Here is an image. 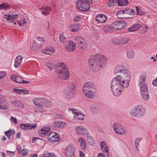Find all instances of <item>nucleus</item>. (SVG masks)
I'll use <instances>...</instances> for the list:
<instances>
[{"label":"nucleus","instance_id":"obj_58","mask_svg":"<svg viewBox=\"0 0 157 157\" xmlns=\"http://www.w3.org/2000/svg\"><path fill=\"white\" fill-rule=\"evenodd\" d=\"M18 106L19 107H20L22 109L24 108V104L22 103H20V105H18Z\"/></svg>","mask_w":157,"mask_h":157},{"label":"nucleus","instance_id":"obj_20","mask_svg":"<svg viewBox=\"0 0 157 157\" xmlns=\"http://www.w3.org/2000/svg\"><path fill=\"white\" fill-rule=\"evenodd\" d=\"M50 130V128L49 127H43L39 131V134L40 136H42V135H45Z\"/></svg>","mask_w":157,"mask_h":157},{"label":"nucleus","instance_id":"obj_49","mask_svg":"<svg viewBox=\"0 0 157 157\" xmlns=\"http://www.w3.org/2000/svg\"><path fill=\"white\" fill-rule=\"evenodd\" d=\"M143 32L145 33L147 31V25H144L143 27Z\"/></svg>","mask_w":157,"mask_h":157},{"label":"nucleus","instance_id":"obj_5","mask_svg":"<svg viewBox=\"0 0 157 157\" xmlns=\"http://www.w3.org/2000/svg\"><path fill=\"white\" fill-rule=\"evenodd\" d=\"M17 16V14L14 15L12 14L5 15L4 18L6 19L8 21L11 20L10 22L12 21L11 22L13 23L14 25H18L20 26L23 25L26 22L25 21V19L23 18V20H21V21L14 20Z\"/></svg>","mask_w":157,"mask_h":157},{"label":"nucleus","instance_id":"obj_42","mask_svg":"<svg viewBox=\"0 0 157 157\" xmlns=\"http://www.w3.org/2000/svg\"><path fill=\"white\" fill-rule=\"evenodd\" d=\"M146 74H142L140 75V80L143 82H145L146 79Z\"/></svg>","mask_w":157,"mask_h":157},{"label":"nucleus","instance_id":"obj_43","mask_svg":"<svg viewBox=\"0 0 157 157\" xmlns=\"http://www.w3.org/2000/svg\"><path fill=\"white\" fill-rule=\"evenodd\" d=\"M6 72L5 71H0V79H3L6 76Z\"/></svg>","mask_w":157,"mask_h":157},{"label":"nucleus","instance_id":"obj_2","mask_svg":"<svg viewBox=\"0 0 157 157\" xmlns=\"http://www.w3.org/2000/svg\"><path fill=\"white\" fill-rule=\"evenodd\" d=\"M106 59L104 56L98 55L90 58L89 65L90 68L93 70L94 68H96V67H102L106 63Z\"/></svg>","mask_w":157,"mask_h":157},{"label":"nucleus","instance_id":"obj_52","mask_svg":"<svg viewBox=\"0 0 157 157\" xmlns=\"http://www.w3.org/2000/svg\"><path fill=\"white\" fill-rule=\"evenodd\" d=\"M113 2V1H112L111 0H109V2L108 3V5L109 6H113V4L115 2Z\"/></svg>","mask_w":157,"mask_h":157},{"label":"nucleus","instance_id":"obj_32","mask_svg":"<svg viewBox=\"0 0 157 157\" xmlns=\"http://www.w3.org/2000/svg\"><path fill=\"white\" fill-rule=\"evenodd\" d=\"M118 3L120 6H124L127 5L128 2L127 0H118Z\"/></svg>","mask_w":157,"mask_h":157},{"label":"nucleus","instance_id":"obj_50","mask_svg":"<svg viewBox=\"0 0 157 157\" xmlns=\"http://www.w3.org/2000/svg\"><path fill=\"white\" fill-rule=\"evenodd\" d=\"M80 17L79 16H77L74 19V21L75 22H77L80 21Z\"/></svg>","mask_w":157,"mask_h":157},{"label":"nucleus","instance_id":"obj_59","mask_svg":"<svg viewBox=\"0 0 157 157\" xmlns=\"http://www.w3.org/2000/svg\"><path fill=\"white\" fill-rule=\"evenodd\" d=\"M21 135V133L20 132H19L17 133L16 134V136L17 138H19L20 137Z\"/></svg>","mask_w":157,"mask_h":157},{"label":"nucleus","instance_id":"obj_3","mask_svg":"<svg viewBox=\"0 0 157 157\" xmlns=\"http://www.w3.org/2000/svg\"><path fill=\"white\" fill-rule=\"evenodd\" d=\"M57 73L59 77L62 79H67L69 76V73L65 65L62 63H59Z\"/></svg>","mask_w":157,"mask_h":157},{"label":"nucleus","instance_id":"obj_30","mask_svg":"<svg viewBox=\"0 0 157 157\" xmlns=\"http://www.w3.org/2000/svg\"><path fill=\"white\" fill-rule=\"evenodd\" d=\"M124 67L118 65L114 69V73L115 74H117L118 73L121 72L123 71Z\"/></svg>","mask_w":157,"mask_h":157},{"label":"nucleus","instance_id":"obj_17","mask_svg":"<svg viewBox=\"0 0 157 157\" xmlns=\"http://www.w3.org/2000/svg\"><path fill=\"white\" fill-rule=\"evenodd\" d=\"M68 45L66 47V49L69 52L73 51L75 49V45L73 41H70L69 42Z\"/></svg>","mask_w":157,"mask_h":157},{"label":"nucleus","instance_id":"obj_4","mask_svg":"<svg viewBox=\"0 0 157 157\" xmlns=\"http://www.w3.org/2000/svg\"><path fill=\"white\" fill-rule=\"evenodd\" d=\"M93 84L90 82L86 83L84 85L83 91L84 94L88 98H92L95 95V92L92 91L90 89L93 88Z\"/></svg>","mask_w":157,"mask_h":157},{"label":"nucleus","instance_id":"obj_45","mask_svg":"<svg viewBox=\"0 0 157 157\" xmlns=\"http://www.w3.org/2000/svg\"><path fill=\"white\" fill-rule=\"evenodd\" d=\"M87 141L89 144L91 145L94 143L93 139L91 137H87Z\"/></svg>","mask_w":157,"mask_h":157},{"label":"nucleus","instance_id":"obj_24","mask_svg":"<svg viewBox=\"0 0 157 157\" xmlns=\"http://www.w3.org/2000/svg\"><path fill=\"white\" fill-rule=\"evenodd\" d=\"M76 130L77 133L79 134H84L86 133V130L82 127L78 126L76 128Z\"/></svg>","mask_w":157,"mask_h":157},{"label":"nucleus","instance_id":"obj_63","mask_svg":"<svg viewBox=\"0 0 157 157\" xmlns=\"http://www.w3.org/2000/svg\"><path fill=\"white\" fill-rule=\"evenodd\" d=\"M40 157H45V155H44V153L42 155H40Z\"/></svg>","mask_w":157,"mask_h":157},{"label":"nucleus","instance_id":"obj_12","mask_svg":"<svg viewBox=\"0 0 157 157\" xmlns=\"http://www.w3.org/2000/svg\"><path fill=\"white\" fill-rule=\"evenodd\" d=\"M69 110L72 111L74 114V117L75 119L82 120L84 119V115L81 113L78 112L77 110L73 109H69Z\"/></svg>","mask_w":157,"mask_h":157},{"label":"nucleus","instance_id":"obj_37","mask_svg":"<svg viewBox=\"0 0 157 157\" xmlns=\"http://www.w3.org/2000/svg\"><path fill=\"white\" fill-rule=\"evenodd\" d=\"M13 90L16 92L18 93H22L24 94H27L29 93V91L28 90H23L14 89Z\"/></svg>","mask_w":157,"mask_h":157},{"label":"nucleus","instance_id":"obj_13","mask_svg":"<svg viewBox=\"0 0 157 157\" xmlns=\"http://www.w3.org/2000/svg\"><path fill=\"white\" fill-rule=\"evenodd\" d=\"M66 126V124L62 122L56 121L54 122L52 125V127L56 129L62 128Z\"/></svg>","mask_w":157,"mask_h":157},{"label":"nucleus","instance_id":"obj_41","mask_svg":"<svg viewBox=\"0 0 157 157\" xmlns=\"http://www.w3.org/2000/svg\"><path fill=\"white\" fill-rule=\"evenodd\" d=\"M37 39L39 42H40V43H38V44H44L45 42V40L44 38L39 37L37 38Z\"/></svg>","mask_w":157,"mask_h":157},{"label":"nucleus","instance_id":"obj_44","mask_svg":"<svg viewBox=\"0 0 157 157\" xmlns=\"http://www.w3.org/2000/svg\"><path fill=\"white\" fill-rule=\"evenodd\" d=\"M136 9L137 10V13L138 15H143L144 14V13L138 7H136Z\"/></svg>","mask_w":157,"mask_h":157},{"label":"nucleus","instance_id":"obj_27","mask_svg":"<svg viewBox=\"0 0 157 157\" xmlns=\"http://www.w3.org/2000/svg\"><path fill=\"white\" fill-rule=\"evenodd\" d=\"M145 113V110L141 107L138 106L137 107L136 113V114H140L141 115H144Z\"/></svg>","mask_w":157,"mask_h":157},{"label":"nucleus","instance_id":"obj_14","mask_svg":"<svg viewBox=\"0 0 157 157\" xmlns=\"http://www.w3.org/2000/svg\"><path fill=\"white\" fill-rule=\"evenodd\" d=\"M11 79L14 82L19 83H28L27 81H24L22 78L19 76H17L16 75H11L10 76Z\"/></svg>","mask_w":157,"mask_h":157},{"label":"nucleus","instance_id":"obj_33","mask_svg":"<svg viewBox=\"0 0 157 157\" xmlns=\"http://www.w3.org/2000/svg\"><path fill=\"white\" fill-rule=\"evenodd\" d=\"M55 50L51 48L49 49H46L42 51V52L45 53L46 54L51 55L52 53H53Z\"/></svg>","mask_w":157,"mask_h":157},{"label":"nucleus","instance_id":"obj_19","mask_svg":"<svg viewBox=\"0 0 157 157\" xmlns=\"http://www.w3.org/2000/svg\"><path fill=\"white\" fill-rule=\"evenodd\" d=\"M140 85V93L148 91L147 86L146 83L141 82Z\"/></svg>","mask_w":157,"mask_h":157},{"label":"nucleus","instance_id":"obj_38","mask_svg":"<svg viewBox=\"0 0 157 157\" xmlns=\"http://www.w3.org/2000/svg\"><path fill=\"white\" fill-rule=\"evenodd\" d=\"M117 17L120 19H123L125 18L124 14L122 10L118 11L117 13Z\"/></svg>","mask_w":157,"mask_h":157},{"label":"nucleus","instance_id":"obj_55","mask_svg":"<svg viewBox=\"0 0 157 157\" xmlns=\"http://www.w3.org/2000/svg\"><path fill=\"white\" fill-rule=\"evenodd\" d=\"M19 102V101L17 100H14L12 102V104L14 105H17V104Z\"/></svg>","mask_w":157,"mask_h":157},{"label":"nucleus","instance_id":"obj_60","mask_svg":"<svg viewBox=\"0 0 157 157\" xmlns=\"http://www.w3.org/2000/svg\"><path fill=\"white\" fill-rule=\"evenodd\" d=\"M39 138L37 137H33L32 139V142H33L35 141L36 140L39 139Z\"/></svg>","mask_w":157,"mask_h":157},{"label":"nucleus","instance_id":"obj_31","mask_svg":"<svg viewBox=\"0 0 157 157\" xmlns=\"http://www.w3.org/2000/svg\"><path fill=\"white\" fill-rule=\"evenodd\" d=\"M15 131L13 129L9 130L5 132V135L9 138H10V136L13 135Z\"/></svg>","mask_w":157,"mask_h":157},{"label":"nucleus","instance_id":"obj_1","mask_svg":"<svg viewBox=\"0 0 157 157\" xmlns=\"http://www.w3.org/2000/svg\"><path fill=\"white\" fill-rule=\"evenodd\" d=\"M130 80V76L128 72L125 73L122 76L117 75L114 78L111 83L112 91L115 96H119L124 88L127 87Z\"/></svg>","mask_w":157,"mask_h":157},{"label":"nucleus","instance_id":"obj_51","mask_svg":"<svg viewBox=\"0 0 157 157\" xmlns=\"http://www.w3.org/2000/svg\"><path fill=\"white\" fill-rule=\"evenodd\" d=\"M140 140L138 139H136L135 142V147L137 149H138V147L139 145V144L138 142H139Z\"/></svg>","mask_w":157,"mask_h":157},{"label":"nucleus","instance_id":"obj_47","mask_svg":"<svg viewBox=\"0 0 157 157\" xmlns=\"http://www.w3.org/2000/svg\"><path fill=\"white\" fill-rule=\"evenodd\" d=\"M59 39L61 41V42L63 43L66 40L65 37L62 34H61V35H60L59 37Z\"/></svg>","mask_w":157,"mask_h":157},{"label":"nucleus","instance_id":"obj_64","mask_svg":"<svg viewBox=\"0 0 157 157\" xmlns=\"http://www.w3.org/2000/svg\"><path fill=\"white\" fill-rule=\"evenodd\" d=\"M30 157H37V155L36 154H35L33 155H32Z\"/></svg>","mask_w":157,"mask_h":157},{"label":"nucleus","instance_id":"obj_40","mask_svg":"<svg viewBox=\"0 0 157 157\" xmlns=\"http://www.w3.org/2000/svg\"><path fill=\"white\" fill-rule=\"evenodd\" d=\"M45 157H56V155L53 153H49L45 152L44 153Z\"/></svg>","mask_w":157,"mask_h":157},{"label":"nucleus","instance_id":"obj_48","mask_svg":"<svg viewBox=\"0 0 157 157\" xmlns=\"http://www.w3.org/2000/svg\"><path fill=\"white\" fill-rule=\"evenodd\" d=\"M10 120L14 124H16L17 122V119L12 116L11 117Z\"/></svg>","mask_w":157,"mask_h":157},{"label":"nucleus","instance_id":"obj_46","mask_svg":"<svg viewBox=\"0 0 157 157\" xmlns=\"http://www.w3.org/2000/svg\"><path fill=\"white\" fill-rule=\"evenodd\" d=\"M20 126L21 128L24 130H27V124H20Z\"/></svg>","mask_w":157,"mask_h":157},{"label":"nucleus","instance_id":"obj_29","mask_svg":"<svg viewBox=\"0 0 157 157\" xmlns=\"http://www.w3.org/2000/svg\"><path fill=\"white\" fill-rule=\"evenodd\" d=\"M140 27V24L135 25L129 28L128 30L130 32L134 31L136 30Z\"/></svg>","mask_w":157,"mask_h":157},{"label":"nucleus","instance_id":"obj_28","mask_svg":"<svg viewBox=\"0 0 157 157\" xmlns=\"http://www.w3.org/2000/svg\"><path fill=\"white\" fill-rule=\"evenodd\" d=\"M78 142L82 149V150L85 149L86 147V145L84 139L82 138H81L79 139Z\"/></svg>","mask_w":157,"mask_h":157},{"label":"nucleus","instance_id":"obj_61","mask_svg":"<svg viewBox=\"0 0 157 157\" xmlns=\"http://www.w3.org/2000/svg\"><path fill=\"white\" fill-rule=\"evenodd\" d=\"M1 154L2 157H5L6 154L4 153L1 152Z\"/></svg>","mask_w":157,"mask_h":157},{"label":"nucleus","instance_id":"obj_56","mask_svg":"<svg viewBox=\"0 0 157 157\" xmlns=\"http://www.w3.org/2000/svg\"><path fill=\"white\" fill-rule=\"evenodd\" d=\"M80 155H79V157H85L84 154L82 153V152L81 151H80Z\"/></svg>","mask_w":157,"mask_h":157},{"label":"nucleus","instance_id":"obj_35","mask_svg":"<svg viewBox=\"0 0 157 157\" xmlns=\"http://www.w3.org/2000/svg\"><path fill=\"white\" fill-rule=\"evenodd\" d=\"M143 98L145 100H147L149 98L148 91L140 93Z\"/></svg>","mask_w":157,"mask_h":157},{"label":"nucleus","instance_id":"obj_6","mask_svg":"<svg viewBox=\"0 0 157 157\" xmlns=\"http://www.w3.org/2000/svg\"><path fill=\"white\" fill-rule=\"evenodd\" d=\"M76 7L79 10L87 12L90 9L89 4L85 0H79L76 2Z\"/></svg>","mask_w":157,"mask_h":157},{"label":"nucleus","instance_id":"obj_53","mask_svg":"<svg viewBox=\"0 0 157 157\" xmlns=\"http://www.w3.org/2000/svg\"><path fill=\"white\" fill-rule=\"evenodd\" d=\"M152 84L154 86H157V78L155 80L153 81Z\"/></svg>","mask_w":157,"mask_h":157},{"label":"nucleus","instance_id":"obj_57","mask_svg":"<svg viewBox=\"0 0 157 157\" xmlns=\"http://www.w3.org/2000/svg\"><path fill=\"white\" fill-rule=\"evenodd\" d=\"M98 157H105L104 155L102 153H99L98 155Z\"/></svg>","mask_w":157,"mask_h":157},{"label":"nucleus","instance_id":"obj_26","mask_svg":"<svg viewBox=\"0 0 157 157\" xmlns=\"http://www.w3.org/2000/svg\"><path fill=\"white\" fill-rule=\"evenodd\" d=\"M101 146L103 151L107 153V155H109V149L106 145L105 142L104 141L101 142Z\"/></svg>","mask_w":157,"mask_h":157},{"label":"nucleus","instance_id":"obj_7","mask_svg":"<svg viewBox=\"0 0 157 157\" xmlns=\"http://www.w3.org/2000/svg\"><path fill=\"white\" fill-rule=\"evenodd\" d=\"M47 139L51 142H56L59 141L60 137L57 133L53 132H51L47 135Z\"/></svg>","mask_w":157,"mask_h":157},{"label":"nucleus","instance_id":"obj_10","mask_svg":"<svg viewBox=\"0 0 157 157\" xmlns=\"http://www.w3.org/2000/svg\"><path fill=\"white\" fill-rule=\"evenodd\" d=\"M9 107V104L6 98L2 95H0V109H7Z\"/></svg>","mask_w":157,"mask_h":157},{"label":"nucleus","instance_id":"obj_9","mask_svg":"<svg viewBox=\"0 0 157 157\" xmlns=\"http://www.w3.org/2000/svg\"><path fill=\"white\" fill-rule=\"evenodd\" d=\"M127 25V23L124 21H117L114 23L113 27L115 29H122L126 27Z\"/></svg>","mask_w":157,"mask_h":157},{"label":"nucleus","instance_id":"obj_36","mask_svg":"<svg viewBox=\"0 0 157 157\" xmlns=\"http://www.w3.org/2000/svg\"><path fill=\"white\" fill-rule=\"evenodd\" d=\"M124 14H129L130 15H133L134 14V11L132 9H128L124 10H122Z\"/></svg>","mask_w":157,"mask_h":157},{"label":"nucleus","instance_id":"obj_11","mask_svg":"<svg viewBox=\"0 0 157 157\" xmlns=\"http://www.w3.org/2000/svg\"><path fill=\"white\" fill-rule=\"evenodd\" d=\"M75 149L74 147L70 145L68 146L65 150V153L67 157H71L73 156L75 153Z\"/></svg>","mask_w":157,"mask_h":157},{"label":"nucleus","instance_id":"obj_23","mask_svg":"<svg viewBox=\"0 0 157 157\" xmlns=\"http://www.w3.org/2000/svg\"><path fill=\"white\" fill-rule=\"evenodd\" d=\"M69 27L70 30L72 32H76L78 31L80 29L79 26L76 24L71 25Z\"/></svg>","mask_w":157,"mask_h":157},{"label":"nucleus","instance_id":"obj_34","mask_svg":"<svg viewBox=\"0 0 157 157\" xmlns=\"http://www.w3.org/2000/svg\"><path fill=\"white\" fill-rule=\"evenodd\" d=\"M10 5L7 3H4L0 5V10L6 9L10 7Z\"/></svg>","mask_w":157,"mask_h":157},{"label":"nucleus","instance_id":"obj_39","mask_svg":"<svg viewBox=\"0 0 157 157\" xmlns=\"http://www.w3.org/2000/svg\"><path fill=\"white\" fill-rule=\"evenodd\" d=\"M36 126V124H27V130L35 129Z\"/></svg>","mask_w":157,"mask_h":157},{"label":"nucleus","instance_id":"obj_18","mask_svg":"<svg viewBox=\"0 0 157 157\" xmlns=\"http://www.w3.org/2000/svg\"><path fill=\"white\" fill-rule=\"evenodd\" d=\"M107 19L106 17L104 15L100 14L98 15L96 18V20L100 23H104Z\"/></svg>","mask_w":157,"mask_h":157},{"label":"nucleus","instance_id":"obj_54","mask_svg":"<svg viewBox=\"0 0 157 157\" xmlns=\"http://www.w3.org/2000/svg\"><path fill=\"white\" fill-rule=\"evenodd\" d=\"M7 153L8 155H13L15 154V153L14 152H11L8 151H7Z\"/></svg>","mask_w":157,"mask_h":157},{"label":"nucleus","instance_id":"obj_15","mask_svg":"<svg viewBox=\"0 0 157 157\" xmlns=\"http://www.w3.org/2000/svg\"><path fill=\"white\" fill-rule=\"evenodd\" d=\"M33 101L35 105L41 106L45 105V104L46 102L44 99L39 98H34Z\"/></svg>","mask_w":157,"mask_h":157},{"label":"nucleus","instance_id":"obj_8","mask_svg":"<svg viewBox=\"0 0 157 157\" xmlns=\"http://www.w3.org/2000/svg\"><path fill=\"white\" fill-rule=\"evenodd\" d=\"M75 41L80 49H84L86 47L87 44L85 40L80 36H76L75 38Z\"/></svg>","mask_w":157,"mask_h":157},{"label":"nucleus","instance_id":"obj_16","mask_svg":"<svg viewBox=\"0 0 157 157\" xmlns=\"http://www.w3.org/2000/svg\"><path fill=\"white\" fill-rule=\"evenodd\" d=\"M120 126L117 123L113 124V128L116 133L119 134L123 135L125 133V132L124 130L120 129Z\"/></svg>","mask_w":157,"mask_h":157},{"label":"nucleus","instance_id":"obj_62","mask_svg":"<svg viewBox=\"0 0 157 157\" xmlns=\"http://www.w3.org/2000/svg\"><path fill=\"white\" fill-rule=\"evenodd\" d=\"M2 140L4 141L6 140V138L4 136H3L2 138Z\"/></svg>","mask_w":157,"mask_h":157},{"label":"nucleus","instance_id":"obj_22","mask_svg":"<svg viewBox=\"0 0 157 157\" xmlns=\"http://www.w3.org/2000/svg\"><path fill=\"white\" fill-rule=\"evenodd\" d=\"M17 149L19 154L21 153L23 156L27 155L29 151L27 149H22L21 146L20 145H18L17 146Z\"/></svg>","mask_w":157,"mask_h":157},{"label":"nucleus","instance_id":"obj_21","mask_svg":"<svg viewBox=\"0 0 157 157\" xmlns=\"http://www.w3.org/2000/svg\"><path fill=\"white\" fill-rule=\"evenodd\" d=\"M22 59L21 56H18L15 59L14 66L16 67H18L21 65Z\"/></svg>","mask_w":157,"mask_h":157},{"label":"nucleus","instance_id":"obj_25","mask_svg":"<svg viewBox=\"0 0 157 157\" xmlns=\"http://www.w3.org/2000/svg\"><path fill=\"white\" fill-rule=\"evenodd\" d=\"M42 13L44 15H47L49 14L51 10V8L49 7L45 6L42 9Z\"/></svg>","mask_w":157,"mask_h":157}]
</instances>
